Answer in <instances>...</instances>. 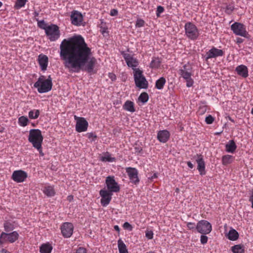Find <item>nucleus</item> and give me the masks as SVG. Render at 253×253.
<instances>
[{"label": "nucleus", "instance_id": "obj_1", "mask_svg": "<svg viewBox=\"0 0 253 253\" xmlns=\"http://www.w3.org/2000/svg\"><path fill=\"white\" fill-rule=\"evenodd\" d=\"M60 57L69 72L79 73L85 70L91 74L96 73L94 68L96 59L91 49L81 36L64 39L60 45Z\"/></svg>", "mask_w": 253, "mask_h": 253}, {"label": "nucleus", "instance_id": "obj_2", "mask_svg": "<svg viewBox=\"0 0 253 253\" xmlns=\"http://www.w3.org/2000/svg\"><path fill=\"white\" fill-rule=\"evenodd\" d=\"M28 140L32 146L39 152L40 155L42 157L43 156L44 153L42 151V147L43 137L41 130L39 129H30Z\"/></svg>", "mask_w": 253, "mask_h": 253}, {"label": "nucleus", "instance_id": "obj_3", "mask_svg": "<svg viewBox=\"0 0 253 253\" xmlns=\"http://www.w3.org/2000/svg\"><path fill=\"white\" fill-rule=\"evenodd\" d=\"M34 87L36 88L40 93H46L51 90L52 87V79L50 76L47 78L41 75L34 83Z\"/></svg>", "mask_w": 253, "mask_h": 253}, {"label": "nucleus", "instance_id": "obj_4", "mask_svg": "<svg viewBox=\"0 0 253 253\" xmlns=\"http://www.w3.org/2000/svg\"><path fill=\"white\" fill-rule=\"evenodd\" d=\"M133 73L136 86L139 88H147L148 82L143 74V71L140 69H136Z\"/></svg>", "mask_w": 253, "mask_h": 253}, {"label": "nucleus", "instance_id": "obj_5", "mask_svg": "<svg viewBox=\"0 0 253 253\" xmlns=\"http://www.w3.org/2000/svg\"><path fill=\"white\" fill-rule=\"evenodd\" d=\"M188 66L184 65L178 71L180 77L182 78L186 82V86L191 87L194 84V80L192 79V71L191 68H188Z\"/></svg>", "mask_w": 253, "mask_h": 253}, {"label": "nucleus", "instance_id": "obj_6", "mask_svg": "<svg viewBox=\"0 0 253 253\" xmlns=\"http://www.w3.org/2000/svg\"><path fill=\"white\" fill-rule=\"evenodd\" d=\"M185 35L189 39L195 40L197 39L199 36V32L196 25L190 22H188L185 24Z\"/></svg>", "mask_w": 253, "mask_h": 253}, {"label": "nucleus", "instance_id": "obj_7", "mask_svg": "<svg viewBox=\"0 0 253 253\" xmlns=\"http://www.w3.org/2000/svg\"><path fill=\"white\" fill-rule=\"evenodd\" d=\"M45 33L48 39L51 42L57 41L60 36L59 27L53 24L49 25V27L46 29Z\"/></svg>", "mask_w": 253, "mask_h": 253}, {"label": "nucleus", "instance_id": "obj_8", "mask_svg": "<svg viewBox=\"0 0 253 253\" xmlns=\"http://www.w3.org/2000/svg\"><path fill=\"white\" fill-rule=\"evenodd\" d=\"M231 29L233 33L237 35L244 38H248L249 33L245 25L239 22H235L231 26Z\"/></svg>", "mask_w": 253, "mask_h": 253}, {"label": "nucleus", "instance_id": "obj_9", "mask_svg": "<svg viewBox=\"0 0 253 253\" xmlns=\"http://www.w3.org/2000/svg\"><path fill=\"white\" fill-rule=\"evenodd\" d=\"M105 184L107 191L112 193H118L120 191V186L116 181L114 176H107L105 180Z\"/></svg>", "mask_w": 253, "mask_h": 253}, {"label": "nucleus", "instance_id": "obj_10", "mask_svg": "<svg viewBox=\"0 0 253 253\" xmlns=\"http://www.w3.org/2000/svg\"><path fill=\"white\" fill-rule=\"evenodd\" d=\"M19 237V235L17 231H13L10 233L2 232L0 236V244L6 242L13 243L18 239Z\"/></svg>", "mask_w": 253, "mask_h": 253}, {"label": "nucleus", "instance_id": "obj_11", "mask_svg": "<svg viewBox=\"0 0 253 253\" xmlns=\"http://www.w3.org/2000/svg\"><path fill=\"white\" fill-rule=\"evenodd\" d=\"M196 229L199 233L206 235L211 233L212 230V226L209 221L201 220L197 223Z\"/></svg>", "mask_w": 253, "mask_h": 253}, {"label": "nucleus", "instance_id": "obj_12", "mask_svg": "<svg viewBox=\"0 0 253 253\" xmlns=\"http://www.w3.org/2000/svg\"><path fill=\"white\" fill-rule=\"evenodd\" d=\"M74 119L76 121V130L78 132H84L87 130L88 123L84 118L75 115Z\"/></svg>", "mask_w": 253, "mask_h": 253}, {"label": "nucleus", "instance_id": "obj_13", "mask_svg": "<svg viewBox=\"0 0 253 253\" xmlns=\"http://www.w3.org/2000/svg\"><path fill=\"white\" fill-rule=\"evenodd\" d=\"M99 195L101 197L100 200L101 205L103 207L108 206L112 200L113 193L108 191L105 188H104L100 190Z\"/></svg>", "mask_w": 253, "mask_h": 253}, {"label": "nucleus", "instance_id": "obj_14", "mask_svg": "<svg viewBox=\"0 0 253 253\" xmlns=\"http://www.w3.org/2000/svg\"><path fill=\"white\" fill-rule=\"evenodd\" d=\"M70 20L73 25L80 26L83 24L84 17L81 12L77 10H73L71 13Z\"/></svg>", "mask_w": 253, "mask_h": 253}, {"label": "nucleus", "instance_id": "obj_15", "mask_svg": "<svg viewBox=\"0 0 253 253\" xmlns=\"http://www.w3.org/2000/svg\"><path fill=\"white\" fill-rule=\"evenodd\" d=\"M28 177L27 173L21 169L14 170L11 175V179L17 183H22L26 180Z\"/></svg>", "mask_w": 253, "mask_h": 253}, {"label": "nucleus", "instance_id": "obj_16", "mask_svg": "<svg viewBox=\"0 0 253 253\" xmlns=\"http://www.w3.org/2000/svg\"><path fill=\"white\" fill-rule=\"evenodd\" d=\"M126 170L130 182L135 185H137L139 182V179L138 176V172L137 169L134 168L128 167L126 168Z\"/></svg>", "mask_w": 253, "mask_h": 253}, {"label": "nucleus", "instance_id": "obj_17", "mask_svg": "<svg viewBox=\"0 0 253 253\" xmlns=\"http://www.w3.org/2000/svg\"><path fill=\"white\" fill-rule=\"evenodd\" d=\"M124 58L126 63L127 65L129 67H131L132 69L133 72H134V70L136 69H139V68H136L139 64V62L136 58L134 57L132 55L127 53L125 54L124 55Z\"/></svg>", "mask_w": 253, "mask_h": 253}, {"label": "nucleus", "instance_id": "obj_18", "mask_svg": "<svg viewBox=\"0 0 253 253\" xmlns=\"http://www.w3.org/2000/svg\"><path fill=\"white\" fill-rule=\"evenodd\" d=\"M73 225L69 222L64 223L61 227V233L65 238L70 237L73 234Z\"/></svg>", "mask_w": 253, "mask_h": 253}, {"label": "nucleus", "instance_id": "obj_19", "mask_svg": "<svg viewBox=\"0 0 253 253\" xmlns=\"http://www.w3.org/2000/svg\"><path fill=\"white\" fill-rule=\"evenodd\" d=\"M224 54V52L222 50L218 49L215 47H212L206 53V59H209L219 56H222Z\"/></svg>", "mask_w": 253, "mask_h": 253}, {"label": "nucleus", "instance_id": "obj_20", "mask_svg": "<svg viewBox=\"0 0 253 253\" xmlns=\"http://www.w3.org/2000/svg\"><path fill=\"white\" fill-rule=\"evenodd\" d=\"M38 62L42 71L46 70L48 64V58L46 55L43 54H40L38 56Z\"/></svg>", "mask_w": 253, "mask_h": 253}, {"label": "nucleus", "instance_id": "obj_21", "mask_svg": "<svg viewBox=\"0 0 253 253\" xmlns=\"http://www.w3.org/2000/svg\"><path fill=\"white\" fill-rule=\"evenodd\" d=\"M196 162L198 164L197 169L200 174L202 175H205L206 174L205 163L201 155H198V159L196 160Z\"/></svg>", "mask_w": 253, "mask_h": 253}, {"label": "nucleus", "instance_id": "obj_22", "mask_svg": "<svg viewBox=\"0 0 253 253\" xmlns=\"http://www.w3.org/2000/svg\"><path fill=\"white\" fill-rule=\"evenodd\" d=\"M170 137L169 132L167 130H160L158 132L157 138L159 141L166 143L168 141Z\"/></svg>", "mask_w": 253, "mask_h": 253}, {"label": "nucleus", "instance_id": "obj_23", "mask_svg": "<svg viewBox=\"0 0 253 253\" xmlns=\"http://www.w3.org/2000/svg\"><path fill=\"white\" fill-rule=\"evenodd\" d=\"M237 74L243 78H246L249 76L248 68L244 65L238 66L235 69Z\"/></svg>", "mask_w": 253, "mask_h": 253}, {"label": "nucleus", "instance_id": "obj_24", "mask_svg": "<svg viewBox=\"0 0 253 253\" xmlns=\"http://www.w3.org/2000/svg\"><path fill=\"white\" fill-rule=\"evenodd\" d=\"M42 191L44 195L48 197L54 196L56 193L54 186L53 185H45Z\"/></svg>", "mask_w": 253, "mask_h": 253}, {"label": "nucleus", "instance_id": "obj_25", "mask_svg": "<svg viewBox=\"0 0 253 253\" xmlns=\"http://www.w3.org/2000/svg\"><path fill=\"white\" fill-rule=\"evenodd\" d=\"M123 109L131 113L134 112L135 109L134 102L130 100L126 101L123 105Z\"/></svg>", "mask_w": 253, "mask_h": 253}, {"label": "nucleus", "instance_id": "obj_26", "mask_svg": "<svg viewBox=\"0 0 253 253\" xmlns=\"http://www.w3.org/2000/svg\"><path fill=\"white\" fill-rule=\"evenodd\" d=\"M52 245L48 242L42 244L40 247L41 253H51L52 250Z\"/></svg>", "mask_w": 253, "mask_h": 253}, {"label": "nucleus", "instance_id": "obj_27", "mask_svg": "<svg viewBox=\"0 0 253 253\" xmlns=\"http://www.w3.org/2000/svg\"><path fill=\"white\" fill-rule=\"evenodd\" d=\"M162 60L159 57H154L150 63V68L154 69H158L161 64Z\"/></svg>", "mask_w": 253, "mask_h": 253}, {"label": "nucleus", "instance_id": "obj_28", "mask_svg": "<svg viewBox=\"0 0 253 253\" xmlns=\"http://www.w3.org/2000/svg\"><path fill=\"white\" fill-rule=\"evenodd\" d=\"M237 148V146L233 140H230L225 145L226 151L228 153H233Z\"/></svg>", "mask_w": 253, "mask_h": 253}, {"label": "nucleus", "instance_id": "obj_29", "mask_svg": "<svg viewBox=\"0 0 253 253\" xmlns=\"http://www.w3.org/2000/svg\"><path fill=\"white\" fill-rule=\"evenodd\" d=\"M231 250L233 253H244L245 247L243 244H238L232 246Z\"/></svg>", "mask_w": 253, "mask_h": 253}, {"label": "nucleus", "instance_id": "obj_30", "mask_svg": "<svg viewBox=\"0 0 253 253\" xmlns=\"http://www.w3.org/2000/svg\"><path fill=\"white\" fill-rule=\"evenodd\" d=\"M227 238L231 241H236L239 238V234L236 230L231 229L227 234Z\"/></svg>", "mask_w": 253, "mask_h": 253}, {"label": "nucleus", "instance_id": "obj_31", "mask_svg": "<svg viewBox=\"0 0 253 253\" xmlns=\"http://www.w3.org/2000/svg\"><path fill=\"white\" fill-rule=\"evenodd\" d=\"M116 160V158L112 157V155L108 152L105 153L100 158V160L103 162H115Z\"/></svg>", "mask_w": 253, "mask_h": 253}, {"label": "nucleus", "instance_id": "obj_32", "mask_svg": "<svg viewBox=\"0 0 253 253\" xmlns=\"http://www.w3.org/2000/svg\"><path fill=\"white\" fill-rule=\"evenodd\" d=\"M118 247L119 253H128L126 245L121 239L118 240Z\"/></svg>", "mask_w": 253, "mask_h": 253}, {"label": "nucleus", "instance_id": "obj_33", "mask_svg": "<svg viewBox=\"0 0 253 253\" xmlns=\"http://www.w3.org/2000/svg\"><path fill=\"white\" fill-rule=\"evenodd\" d=\"M166 83V80L164 77H161L157 80L155 83V88L158 89H162Z\"/></svg>", "mask_w": 253, "mask_h": 253}, {"label": "nucleus", "instance_id": "obj_34", "mask_svg": "<svg viewBox=\"0 0 253 253\" xmlns=\"http://www.w3.org/2000/svg\"><path fill=\"white\" fill-rule=\"evenodd\" d=\"M234 161V157L229 155H224L222 157V164L226 166L231 164Z\"/></svg>", "mask_w": 253, "mask_h": 253}, {"label": "nucleus", "instance_id": "obj_35", "mask_svg": "<svg viewBox=\"0 0 253 253\" xmlns=\"http://www.w3.org/2000/svg\"><path fill=\"white\" fill-rule=\"evenodd\" d=\"M40 115V111L38 109L31 110L29 112L28 117L31 120H35L39 118Z\"/></svg>", "mask_w": 253, "mask_h": 253}, {"label": "nucleus", "instance_id": "obj_36", "mask_svg": "<svg viewBox=\"0 0 253 253\" xmlns=\"http://www.w3.org/2000/svg\"><path fill=\"white\" fill-rule=\"evenodd\" d=\"M29 123L28 118L26 116H21L18 118V125L22 127L27 126Z\"/></svg>", "mask_w": 253, "mask_h": 253}, {"label": "nucleus", "instance_id": "obj_37", "mask_svg": "<svg viewBox=\"0 0 253 253\" xmlns=\"http://www.w3.org/2000/svg\"><path fill=\"white\" fill-rule=\"evenodd\" d=\"M28 0H17L15 3L14 7L16 9H19L24 7Z\"/></svg>", "mask_w": 253, "mask_h": 253}, {"label": "nucleus", "instance_id": "obj_38", "mask_svg": "<svg viewBox=\"0 0 253 253\" xmlns=\"http://www.w3.org/2000/svg\"><path fill=\"white\" fill-rule=\"evenodd\" d=\"M3 226H4V230L6 232L12 231L15 228V227H14L13 224L8 221H6L4 223Z\"/></svg>", "mask_w": 253, "mask_h": 253}, {"label": "nucleus", "instance_id": "obj_39", "mask_svg": "<svg viewBox=\"0 0 253 253\" xmlns=\"http://www.w3.org/2000/svg\"><path fill=\"white\" fill-rule=\"evenodd\" d=\"M148 95L146 92H145L141 93L138 97L139 101L142 102L143 103H146L148 100Z\"/></svg>", "mask_w": 253, "mask_h": 253}, {"label": "nucleus", "instance_id": "obj_40", "mask_svg": "<svg viewBox=\"0 0 253 253\" xmlns=\"http://www.w3.org/2000/svg\"><path fill=\"white\" fill-rule=\"evenodd\" d=\"M49 25L46 23L44 20L39 21L38 22V27L41 29L44 30L45 32L46 31V29L49 27Z\"/></svg>", "mask_w": 253, "mask_h": 253}, {"label": "nucleus", "instance_id": "obj_41", "mask_svg": "<svg viewBox=\"0 0 253 253\" xmlns=\"http://www.w3.org/2000/svg\"><path fill=\"white\" fill-rule=\"evenodd\" d=\"M87 138L91 140V141H94L97 138V136L94 132H89L86 134Z\"/></svg>", "mask_w": 253, "mask_h": 253}, {"label": "nucleus", "instance_id": "obj_42", "mask_svg": "<svg viewBox=\"0 0 253 253\" xmlns=\"http://www.w3.org/2000/svg\"><path fill=\"white\" fill-rule=\"evenodd\" d=\"M144 24L145 21L143 19H138L136 22L135 27L136 28L142 27L144 26Z\"/></svg>", "mask_w": 253, "mask_h": 253}, {"label": "nucleus", "instance_id": "obj_43", "mask_svg": "<svg viewBox=\"0 0 253 253\" xmlns=\"http://www.w3.org/2000/svg\"><path fill=\"white\" fill-rule=\"evenodd\" d=\"M234 9V6L232 4L228 5L225 9V12L228 14H230Z\"/></svg>", "mask_w": 253, "mask_h": 253}, {"label": "nucleus", "instance_id": "obj_44", "mask_svg": "<svg viewBox=\"0 0 253 253\" xmlns=\"http://www.w3.org/2000/svg\"><path fill=\"white\" fill-rule=\"evenodd\" d=\"M214 121V119L211 115H209L205 119L206 123L208 125L212 124Z\"/></svg>", "mask_w": 253, "mask_h": 253}, {"label": "nucleus", "instance_id": "obj_45", "mask_svg": "<svg viewBox=\"0 0 253 253\" xmlns=\"http://www.w3.org/2000/svg\"><path fill=\"white\" fill-rule=\"evenodd\" d=\"M154 233L152 230H146L145 236L148 239H152L153 238Z\"/></svg>", "mask_w": 253, "mask_h": 253}, {"label": "nucleus", "instance_id": "obj_46", "mask_svg": "<svg viewBox=\"0 0 253 253\" xmlns=\"http://www.w3.org/2000/svg\"><path fill=\"white\" fill-rule=\"evenodd\" d=\"M186 225L188 229L190 230H193L195 228H196V225L194 222H186Z\"/></svg>", "mask_w": 253, "mask_h": 253}, {"label": "nucleus", "instance_id": "obj_47", "mask_svg": "<svg viewBox=\"0 0 253 253\" xmlns=\"http://www.w3.org/2000/svg\"><path fill=\"white\" fill-rule=\"evenodd\" d=\"M208 241V238L205 234H202L200 237V242L202 244H205L207 243Z\"/></svg>", "mask_w": 253, "mask_h": 253}, {"label": "nucleus", "instance_id": "obj_48", "mask_svg": "<svg viewBox=\"0 0 253 253\" xmlns=\"http://www.w3.org/2000/svg\"><path fill=\"white\" fill-rule=\"evenodd\" d=\"M74 253H87V251L84 248L79 247L75 250Z\"/></svg>", "mask_w": 253, "mask_h": 253}, {"label": "nucleus", "instance_id": "obj_49", "mask_svg": "<svg viewBox=\"0 0 253 253\" xmlns=\"http://www.w3.org/2000/svg\"><path fill=\"white\" fill-rule=\"evenodd\" d=\"M164 11V8L162 6H158L157 8L156 15L157 17H159L160 14Z\"/></svg>", "mask_w": 253, "mask_h": 253}, {"label": "nucleus", "instance_id": "obj_50", "mask_svg": "<svg viewBox=\"0 0 253 253\" xmlns=\"http://www.w3.org/2000/svg\"><path fill=\"white\" fill-rule=\"evenodd\" d=\"M123 227L126 229L129 230V231H132V226L127 222H126L124 223Z\"/></svg>", "mask_w": 253, "mask_h": 253}, {"label": "nucleus", "instance_id": "obj_51", "mask_svg": "<svg viewBox=\"0 0 253 253\" xmlns=\"http://www.w3.org/2000/svg\"><path fill=\"white\" fill-rule=\"evenodd\" d=\"M206 111V108L205 107H200L198 111V113L200 115H203Z\"/></svg>", "mask_w": 253, "mask_h": 253}, {"label": "nucleus", "instance_id": "obj_52", "mask_svg": "<svg viewBox=\"0 0 253 253\" xmlns=\"http://www.w3.org/2000/svg\"><path fill=\"white\" fill-rule=\"evenodd\" d=\"M108 77L112 81H115L117 79L116 75L113 73H109L108 74Z\"/></svg>", "mask_w": 253, "mask_h": 253}, {"label": "nucleus", "instance_id": "obj_53", "mask_svg": "<svg viewBox=\"0 0 253 253\" xmlns=\"http://www.w3.org/2000/svg\"><path fill=\"white\" fill-rule=\"evenodd\" d=\"M118 14V11L116 9H112L110 11V15L112 16H116Z\"/></svg>", "mask_w": 253, "mask_h": 253}, {"label": "nucleus", "instance_id": "obj_54", "mask_svg": "<svg viewBox=\"0 0 253 253\" xmlns=\"http://www.w3.org/2000/svg\"><path fill=\"white\" fill-rule=\"evenodd\" d=\"M244 40L241 38H237L236 39V42L237 44L241 43L243 42Z\"/></svg>", "mask_w": 253, "mask_h": 253}, {"label": "nucleus", "instance_id": "obj_55", "mask_svg": "<svg viewBox=\"0 0 253 253\" xmlns=\"http://www.w3.org/2000/svg\"><path fill=\"white\" fill-rule=\"evenodd\" d=\"M187 166L190 168L193 169L194 167L193 165L192 164V163L190 161H188L187 162Z\"/></svg>", "mask_w": 253, "mask_h": 253}, {"label": "nucleus", "instance_id": "obj_56", "mask_svg": "<svg viewBox=\"0 0 253 253\" xmlns=\"http://www.w3.org/2000/svg\"><path fill=\"white\" fill-rule=\"evenodd\" d=\"M67 199L69 202H71L73 200V196L72 195H69L67 197Z\"/></svg>", "mask_w": 253, "mask_h": 253}, {"label": "nucleus", "instance_id": "obj_57", "mask_svg": "<svg viewBox=\"0 0 253 253\" xmlns=\"http://www.w3.org/2000/svg\"><path fill=\"white\" fill-rule=\"evenodd\" d=\"M158 177V175L156 173H154L153 174V175L151 176V179H155V178H157Z\"/></svg>", "mask_w": 253, "mask_h": 253}, {"label": "nucleus", "instance_id": "obj_58", "mask_svg": "<svg viewBox=\"0 0 253 253\" xmlns=\"http://www.w3.org/2000/svg\"><path fill=\"white\" fill-rule=\"evenodd\" d=\"M114 228L116 231H118V232H120V228L118 225H115Z\"/></svg>", "mask_w": 253, "mask_h": 253}, {"label": "nucleus", "instance_id": "obj_59", "mask_svg": "<svg viewBox=\"0 0 253 253\" xmlns=\"http://www.w3.org/2000/svg\"><path fill=\"white\" fill-rule=\"evenodd\" d=\"M1 252L2 253H10L9 252L7 251V250L3 249L1 250Z\"/></svg>", "mask_w": 253, "mask_h": 253}, {"label": "nucleus", "instance_id": "obj_60", "mask_svg": "<svg viewBox=\"0 0 253 253\" xmlns=\"http://www.w3.org/2000/svg\"><path fill=\"white\" fill-rule=\"evenodd\" d=\"M2 3L1 1H0V8L2 6Z\"/></svg>", "mask_w": 253, "mask_h": 253}, {"label": "nucleus", "instance_id": "obj_61", "mask_svg": "<svg viewBox=\"0 0 253 253\" xmlns=\"http://www.w3.org/2000/svg\"><path fill=\"white\" fill-rule=\"evenodd\" d=\"M251 113L252 115H253V108H252V109L251 110Z\"/></svg>", "mask_w": 253, "mask_h": 253}, {"label": "nucleus", "instance_id": "obj_62", "mask_svg": "<svg viewBox=\"0 0 253 253\" xmlns=\"http://www.w3.org/2000/svg\"><path fill=\"white\" fill-rule=\"evenodd\" d=\"M230 120L231 122H234V120H232V119H230Z\"/></svg>", "mask_w": 253, "mask_h": 253}]
</instances>
